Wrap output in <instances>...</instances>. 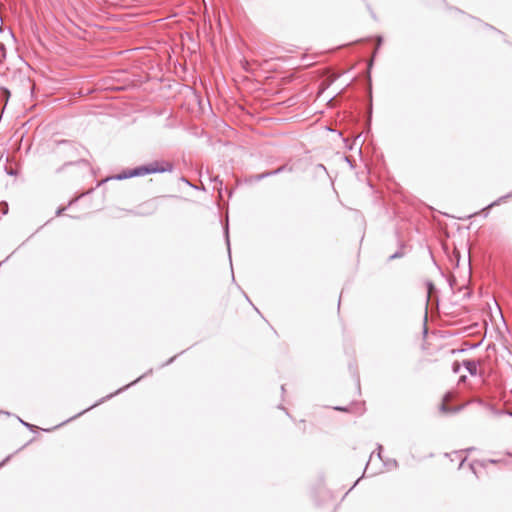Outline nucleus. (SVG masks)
I'll use <instances>...</instances> for the list:
<instances>
[{
	"instance_id": "obj_1",
	"label": "nucleus",
	"mask_w": 512,
	"mask_h": 512,
	"mask_svg": "<svg viewBox=\"0 0 512 512\" xmlns=\"http://www.w3.org/2000/svg\"><path fill=\"white\" fill-rule=\"evenodd\" d=\"M173 164L168 161H153L145 165L125 170L113 177L116 180H125L132 177H139L153 173L172 172Z\"/></svg>"
},
{
	"instance_id": "obj_2",
	"label": "nucleus",
	"mask_w": 512,
	"mask_h": 512,
	"mask_svg": "<svg viewBox=\"0 0 512 512\" xmlns=\"http://www.w3.org/2000/svg\"><path fill=\"white\" fill-rule=\"evenodd\" d=\"M141 379H143V376H140L138 377L136 380H134L133 382L127 384L126 386H124L123 388H120L118 389L115 393H112V394H109L107 395L106 397L102 398L101 400H99V402L91 405L90 407H88L87 409L83 410L82 412L78 413L77 415H75L74 417H72L71 419H75L76 417L84 414L86 411H89L90 409L96 407L98 404L104 402L106 399H110L112 398L114 395H117L119 393H121L122 391H124L125 389L129 388L130 386L134 385L135 383H137L138 381H140Z\"/></svg>"
},
{
	"instance_id": "obj_3",
	"label": "nucleus",
	"mask_w": 512,
	"mask_h": 512,
	"mask_svg": "<svg viewBox=\"0 0 512 512\" xmlns=\"http://www.w3.org/2000/svg\"><path fill=\"white\" fill-rule=\"evenodd\" d=\"M479 364H480L479 361H475V360H471V359H466L462 363V365L465 367V369L469 372V374L471 376H476L478 374L480 376H482V373H480L478 371Z\"/></svg>"
},
{
	"instance_id": "obj_4",
	"label": "nucleus",
	"mask_w": 512,
	"mask_h": 512,
	"mask_svg": "<svg viewBox=\"0 0 512 512\" xmlns=\"http://www.w3.org/2000/svg\"><path fill=\"white\" fill-rule=\"evenodd\" d=\"M157 210V205L154 201L144 203L139 211H136V215L147 216L153 214Z\"/></svg>"
},
{
	"instance_id": "obj_5",
	"label": "nucleus",
	"mask_w": 512,
	"mask_h": 512,
	"mask_svg": "<svg viewBox=\"0 0 512 512\" xmlns=\"http://www.w3.org/2000/svg\"><path fill=\"white\" fill-rule=\"evenodd\" d=\"M487 410L490 411L495 416H502V415H508L512 417V412L504 409H497L493 404L487 405Z\"/></svg>"
},
{
	"instance_id": "obj_6",
	"label": "nucleus",
	"mask_w": 512,
	"mask_h": 512,
	"mask_svg": "<svg viewBox=\"0 0 512 512\" xmlns=\"http://www.w3.org/2000/svg\"><path fill=\"white\" fill-rule=\"evenodd\" d=\"M512 197V191L504 196H501L499 197L497 200H495L494 202L490 203L486 208H484V210H487L489 208H492L494 206H497L499 204H501L502 202H504L505 200L509 199Z\"/></svg>"
},
{
	"instance_id": "obj_7",
	"label": "nucleus",
	"mask_w": 512,
	"mask_h": 512,
	"mask_svg": "<svg viewBox=\"0 0 512 512\" xmlns=\"http://www.w3.org/2000/svg\"><path fill=\"white\" fill-rule=\"evenodd\" d=\"M273 175H278V172H276V169L275 170H272V171H268V172H264V173H261V174H257L255 176H253V179L255 181H261L267 177H270V176H273Z\"/></svg>"
},
{
	"instance_id": "obj_8",
	"label": "nucleus",
	"mask_w": 512,
	"mask_h": 512,
	"mask_svg": "<svg viewBox=\"0 0 512 512\" xmlns=\"http://www.w3.org/2000/svg\"><path fill=\"white\" fill-rule=\"evenodd\" d=\"M471 403H474V404H477L485 409H487V405L489 404L488 402H486L485 400H483L482 398L480 397H475L473 399H471L468 404H471Z\"/></svg>"
},
{
	"instance_id": "obj_9",
	"label": "nucleus",
	"mask_w": 512,
	"mask_h": 512,
	"mask_svg": "<svg viewBox=\"0 0 512 512\" xmlns=\"http://www.w3.org/2000/svg\"><path fill=\"white\" fill-rule=\"evenodd\" d=\"M460 369H461V364L458 361H455L452 364V371H453V373H455V374L459 373Z\"/></svg>"
},
{
	"instance_id": "obj_10",
	"label": "nucleus",
	"mask_w": 512,
	"mask_h": 512,
	"mask_svg": "<svg viewBox=\"0 0 512 512\" xmlns=\"http://www.w3.org/2000/svg\"><path fill=\"white\" fill-rule=\"evenodd\" d=\"M403 255H404L403 252L401 250H398L394 254L389 256V260H394V259H397V258H401V257H403Z\"/></svg>"
},
{
	"instance_id": "obj_11",
	"label": "nucleus",
	"mask_w": 512,
	"mask_h": 512,
	"mask_svg": "<svg viewBox=\"0 0 512 512\" xmlns=\"http://www.w3.org/2000/svg\"><path fill=\"white\" fill-rule=\"evenodd\" d=\"M284 171H292V168L288 167L287 165H282L276 169V172H278V174H280Z\"/></svg>"
},
{
	"instance_id": "obj_12",
	"label": "nucleus",
	"mask_w": 512,
	"mask_h": 512,
	"mask_svg": "<svg viewBox=\"0 0 512 512\" xmlns=\"http://www.w3.org/2000/svg\"><path fill=\"white\" fill-rule=\"evenodd\" d=\"M427 288H428V295H427V301L429 300V297H430V294L432 293V291L434 290V285L431 283V282H428L427 283Z\"/></svg>"
},
{
	"instance_id": "obj_13",
	"label": "nucleus",
	"mask_w": 512,
	"mask_h": 512,
	"mask_svg": "<svg viewBox=\"0 0 512 512\" xmlns=\"http://www.w3.org/2000/svg\"><path fill=\"white\" fill-rule=\"evenodd\" d=\"M225 234H226V242H227V246H228V252L230 253V241H229V236H228V228H226ZM229 257L231 258L230 255H229Z\"/></svg>"
},
{
	"instance_id": "obj_14",
	"label": "nucleus",
	"mask_w": 512,
	"mask_h": 512,
	"mask_svg": "<svg viewBox=\"0 0 512 512\" xmlns=\"http://www.w3.org/2000/svg\"><path fill=\"white\" fill-rule=\"evenodd\" d=\"M20 422H21L25 427H27V428H29V429H32V428L34 427L33 425H31V424H29V423H27V422H25V421H23V420H21V419H20Z\"/></svg>"
},
{
	"instance_id": "obj_15",
	"label": "nucleus",
	"mask_w": 512,
	"mask_h": 512,
	"mask_svg": "<svg viewBox=\"0 0 512 512\" xmlns=\"http://www.w3.org/2000/svg\"><path fill=\"white\" fill-rule=\"evenodd\" d=\"M65 209H66L65 207H63V208H58V210L56 211V215H57V216L62 215V214H63V212L65 211Z\"/></svg>"
},
{
	"instance_id": "obj_16",
	"label": "nucleus",
	"mask_w": 512,
	"mask_h": 512,
	"mask_svg": "<svg viewBox=\"0 0 512 512\" xmlns=\"http://www.w3.org/2000/svg\"><path fill=\"white\" fill-rule=\"evenodd\" d=\"M11 456L6 457L2 462H0V467L4 466L9 460Z\"/></svg>"
},
{
	"instance_id": "obj_17",
	"label": "nucleus",
	"mask_w": 512,
	"mask_h": 512,
	"mask_svg": "<svg viewBox=\"0 0 512 512\" xmlns=\"http://www.w3.org/2000/svg\"><path fill=\"white\" fill-rule=\"evenodd\" d=\"M3 94L8 98L10 96V92L7 88H2Z\"/></svg>"
},
{
	"instance_id": "obj_18",
	"label": "nucleus",
	"mask_w": 512,
	"mask_h": 512,
	"mask_svg": "<svg viewBox=\"0 0 512 512\" xmlns=\"http://www.w3.org/2000/svg\"><path fill=\"white\" fill-rule=\"evenodd\" d=\"M486 463H492V464H493V463H496V461H495V460H491V459H490V460H487V461H483V462H481V465L485 467V466H486Z\"/></svg>"
},
{
	"instance_id": "obj_19",
	"label": "nucleus",
	"mask_w": 512,
	"mask_h": 512,
	"mask_svg": "<svg viewBox=\"0 0 512 512\" xmlns=\"http://www.w3.org/2000/svg\"><path fill=\"white\" fill-rule=\"evenodd\" d=\"M0 52L3 53V57H4L5 56V46L2 43H0Z\"/></svg>"
},
{
	"instance_id": "obj_20",
	"label": "nucleus",
	"mask_w": 512,
	"mask_h": 512,
	"mask_svg": "<svg viewBox=\"0 0 512 512\" xmlns=\"http://www.w3.org/2000/svg\"><path fill=\"white\" fill-rule=\"evenodd\" d=\"M381 43H382V37H378V39H377V48L376 49H378L380 47Z\"/></svg>"
},
{
	"instance_id": "obj_21",
	"label": "nucleus",
	"mask_w": 512,
	"mask_h": 512,
	"mask_svg": "<svg viewBox=\"0 0 512 512\" xmlns=\"http://www.w3.org/2000/svg\"><path fill=\"white\" fill-rule=\"evenodd\" d=\"M175 358H176V356H174V357L170 358V359H169L165 364H163V366H165V365H168V364L172 363V362L174 361V359H175Z\"/></svg>"
},
{
	"instance_id": "obj_22",
	"label": "nucleus",
	"mask_w": 512,
	"mask_h": 512,
	"mask_svg": "<svg viewBox=\"0 0 512 512\" xmlns=\"http://www.w3.org/2000/svg\"><path fill=\"white\" fill-rule=\"evenodd\" d=\"M467 379V376L463 375L459 378V382H465Z\"/></svg>"
},
{
	"instance_id": "obj_23",
	"label": "nucleus",
	"mask_w": 512,
	"mask_h": 512,
	"mask_svg": "<svg viewBox=\"0 0 512 512\" xmlns=\"http://www.w3.org/2000/svg\"><path fill=\"white\" fill-rule=\"evenodd\" d=\"M440 409H441V411H447L448 410L447 406L444 403L441 405Z\"/></svg>"
},
{
	"instance_id": "obj_24",
	"label": "nucleus",
	"mask_w": 512,
	"mask_h": 512,
	"mask_svg": "<svg viewBox=\"0 0 512 512\" xmlns=\"http://www.w3.org/2000/svg\"><path fill=\"white\" fill-rule=\"evenodd\" d=\"M336 410H339V411H346V408L344 407H335Z\"/></svg>"
},
{
	"instance_id": "obj_25",
	"label": "nucleus",
	"mask_w": 512,
	"mask_h": 512,
	"mask_svg": "<svg viewBox=\"0 0 512 512\" xmlns=\"http://www.w3.org/2000/svg\"><path fill=\"white\" fill-rule=\"evenodd\" d=\"M378 449H379V451H381L382 446H379ZM378 457L381 459V452H378Z\"/></svg>"
},
{
	"instance_id": "obj_26",
	"label": "nucleus",
	"mask_w": 512,
	"mask_h": 512,
	"mask_svg": "<svg viewBox=\"0 0 512 512\" xmlns=\"http://www.w3.org/2000/svg\"><path fill=\"white\" fill-rule=\"evenodd\" d=\"M345 160L347 161V164L352 165V164H351V161L349 160V158H348V157H345Z\"/></svg>"
},
{
	"instance_id": "obj_27",
	"label": "nucleus",
	"mask_w": 512,
	"mask_h": 512,
	"mask_svg": "<svg viewBox=\"0 0 512 512\" xmlns=\"http://www.w3.org/2000/svg\"><path fill=\"white\" fill-rule=\"evenodd\" d=\"M149 373H152V370H149V372H146V374H143V378L146 376V375H149Z\"/></svg>"
},
{
	"instance_id": "obj_28",
	"label": "nucleus",
	"mask_w": 512,
	"mask_h": 512,
	"mask_svg": "<svg viewBox=\"0 0 512 512\" xmlns=\"http://www.w3.org/2000/svg\"><path fill=\"white\" fill-rule=\"evenodd\" d=\"M149 373H152V370H149V372H146V374H143V378L146 376V375H149Z\"/></svg>"
},
{
	"instance_id": "obj_29",
	"label": "nucleus",
	"mask_w": 512,
	"mask_h": 512,
	"mask_svg": "<svg viewBox=\"0 0 512 512\" xmlns=\"http://www.w3.org/2000/svg\"><path fill=\"white\" fill-rule=\"evenodd\" d=\"M464 461H465V459H463V460L460 462V464H459V468H461V467H462V465H463Z\"/></svg>"
},
{
	"instance_id": "obj_30",
	"label": "nucleus",
	"mask_w": 512,
	"mask_h": 512,
	"mask_svg": "<svg viewBox=\"0 0 512 512\" xmlns=\"http://www.w3.org/2000/svg\"><path fill=\"white\" fill-rule=\"evenodd\" d=\"M281 390H282V392L285 391V386L284 385L281 386Z\"/></svg>"
},
{
	"instance_id": "obj_31",
	"label": "nucleus",
	"mask_w": 512,
	"mask_h": 512,
	"mask_svg": "<svg viewBox=\"0 0 512 512\" xmlns=\"http://www.w3.org/2000/svg\"><path fill=\"white\" fill-rule=\"evenodd\" d=\"M471 469L474 471V463L470 465Z\"/></svg>"
}]
</instances>
